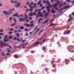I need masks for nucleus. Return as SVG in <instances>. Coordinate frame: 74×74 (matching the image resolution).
Returning a JSON list of instances; mask_svg holds the SVG:
<instances>
[{
    "label": "nucleus",
    "instance_id": "nucleus-38",
    "mask_svg": "<svg viewBox=\"0 0 74 74\" xmlns=\"http://www.w3.org/2000/svg\"><path fill=\"white\" fill-rule=\"evenodd\" d=\"M47 11L48 12H49L50 11V10L49 9V8H47Z\"/></svg>",
    "mask_w": 74,
    "mask_h": 74
},
{
    "label": "nucleus",
    "instance_id": "nucleus-31",
    "mask_svg": "<svg viewBox=\"0 0 74 74\" xmlns=\"http://www.w3.org/2000/svg\"><path fill=\"white\" fill-rule=\"evenodd\" d=\"M14 20L15 22H17V21H16V19H15V18H14Z\"/></svg>",
    "mask_w": 74,
    "mask_h": 74
},
{
    "label": "nucleus",
    "instance_id": "nucleus-52",
    "mask_svg": "<svg viewBox=\"0 0 74 74\" xmlns=\"http://www.w3.org/2000/svg\"><path fill=\"white\" fill-rule=\"evenodd\" d=\"M37 11H38V10H37V9H36V10L35 11V12H37Z\"/></svg>",
    "mask_w": 74,
    "mask_h": 74
},
{
    "label": "nucleus",
    "instance_id": "nucleus-42",
    "mask_svg": "<svg viewBox=\"0 0 74 74\" xmlns=\"http://www.w3.org/2000/svg\"><path fill=\"white\" fill-rule=\"evenodd\" d=\"M48 69H47V68H45V71H48Z\"/></svg>",
    "mask_w": 74,
    "mask_h": 74
},
{
    "label": "nucleus",
    "instance_id": "nucleus-4",
    "mask_svg": "<svg viewBox=\"0 0 74 74\" xmlns=\"http://www.w3.org/2000/svg\"><path fill=\"white\" fill-rule=\"evenodd\" d=\"M69 7V6H64V8H62L61 9H60V12H61V10H64V8H68Z\"/></svg>",
    "mask_w": 74,
    "mask_h": 74
},
{
    "label": "nucleus",
    "instance_id": "nucleus-47",
    "mask_svg": "<svg viewBox=\"0 0 74 74\" xmlns=\"http://www.w3.org/2000/svg\"><path fill=\"white\" fill-rule=\"evenodd\" d=\"M38 26H36V27H35L34 29V30H35V29H36V28H37V27Z\"/></svg>",
    "mask_w": 74,
    "mask_h": 74
},
{
    "label": "nucleus",
    "instance_id": "nucleus-27",
    "mask_svg": "<svg viewBox=\"0 0 74 74\" xmlns=\"http://www.w3.org/2000/svg\"><path fill=\"white\" fill-rule=\"evenodd\" d=\"M56 25L55 24H54L51 23V24L50 25V26H54V25Z\"/></svg>",
    "mask_w": 74,
    "mask_h": 74
},
{
    "label": "nucleus",
    "instance_id": "nucleus-58",
    "mask_svg": "<svg viewBox=\"0 0 74 74\" xmlns=\"http://www.w3.org/2000/svg\"><path fill=\"white\" fill-rule=\"evenodd\" d=\"M31 53H34V51H31Z\"/></svg>",
    "mask_w": 74,
    "mask_h": 74
},
{
    "label": "nucleus",
    "instance_id": "nucleus-53",
    "mask_svg": "<svg viewBox=\"0 0 74 74\" xmlns=\"http://www.w3.org/2000/svg\"><path fill=\"white\" fill-rule=\"evenodd\" d=\"M16 36H17V37H18L19 36V34H16Z\"/></svg>",
    "mask_w": 74,
    "mask_h": 74
},
{
    "label": "nucleus",
    "instance_id": "nucleus-13",
    "mask_svg": "<svg viewBox=\"0 0 74 74\" xmlns=\"http://www.w3.org/2000/svg\"><path fill=\"white\" fill-rule=\"evenodd\" d=\"M48 21H49V19H47V20L45 21L44 22L42 23L44 24V23H47V22H48Z\"/></svg>",
    "mask_w": 74,
    "mask_h": 74
},
{
    "label": "nucleus",
    "instance_id": "nucleus-41",
    "mask_svg": "<svg viewBox=\"0 0 74 74\" xmlns=\"http://www.w3.org/2000/svg\"><path fill=\"white\" fill-rule=\"evenodd\" d=\"M28 43H29L28 42H27L24 45H27V44H28Z\"/></svg>",
    "mask_w": 74,
    "mask_h": 74
},
{
    "label": "nucleus",
    "instance_id": "nucleus-5",
    "mask_svg": "<svg viewBox=\"0 0 74 74\" xmlns=\"http://www.w3.org/2000/svg\"><path fill=\"white\" fill-rule=\"evenodd\" d=\"M34 6H32L31 5H29V7H30L31 8H36V3L34 4Z\"/></svg>",
    "mask_w": 74,
    "mask_h": 74
},
{
    "label": "nucleus",
    "instance_id": "nucleus-25",
    "mask_svg": "<svg viewBox=\"0 0 74 74\" xmlns=\"http://www.w3.org/2000/svg\"><path fill=\"white\" fill-rule=\"evenodd\" d=\"M29 11H30V12H32V11H33V9L31 8V9H30L29 10Z\"/></svg>",
    "mask_w": 74,
    "mask_h": 74
},
{
    "label": "nucleus",
    "instance_id": "nucleus-26",
    "mask_svg": "<svg viewBox=\"0 0 74 74\" xmlns=\"http://www.w3.org/2000/svg\"><path fill=\"white\" fill-rule=\"evenodd\" d=\"M65 62H70L69 60L68 59H65Z\"/></svg>",
    "mask_w": 74,
    "mask_h": 74
},
{
    "label": "nucleus",
    "instance_id": "nucleus-35",
    "mask_svg": "<svg viewBox=\"0 0 74 74\" xmlns=\"http://www.w3.org/2000/svg\"><path fill=\"white\" fill-rule=\"evenodd\" d=\"M16 25V23H14V24H12V25H11V26H14V25Z\"/></svg>",
    "mask_w": 74,
    "mask_h": 74
},
{
    "label": "nucleus",
    "instance_id": "nucleus-48",
    "mask_svg": "<svg viewBox=\"0 0 74 74\" xmlns=\"http://www.w3.org/2000/svg\"><path fill=\"white\" fill-rule=\"evenodd\" d=\"M19 27V26H17L16 27H15L16 29H18V27Z\"/></svg>",
    "mask_w": 74,
    "mask_h": 74
},
{
    "label": "nucleus",
    "instance_id": "nucleus-14",
    "mask_svg": "<svg viewBox=\"0 0 74 74\" xmlns=\"http://www.w3.org/2000/svg\"><path fill=\"white\" fill-rule=\"evenodd\" d=\"M14 57L15 58L17 59V58H18V56L17 55H15L14 56Z\"/></svg>",
    "mask_w": 74,
    "mask_h": 74
},
{
    "label": "nucleus",
    "instance_id": "nucleus-33",
    "mask_svg": "<svg viewBox=\"0 0 74 74\" xmlns=\"http://www.w3.org/2000/svg\"><path fill=\"white\" fill-rule=\"evenodd\" d=\"M12 38V36H9V39H11V38Z\"/></svg>",
    "mask_w": 74,
    "mask_h": 74
},
{
    "label": "nucleus",
    "instance_id": "nucleus-11",
    "mask_svg": "<svg viewBox=\"0 0 74 74\" xmlns=\"http://www.w3.org/2000/svg\"><path fill=\"white\" fill-rule=\"evenodd\" d=\"M70 33V31H68L67 32H64V34H67Z\"/></svg>",
    "mask_w": 74,
    "mask_h": 74
},
{
    "label": "nucleus",
    "instance_id": "nucleus-3",
    "mask_svg": "<svg viewBox=\"0 0 74 74\" xmlns=\"http://www.w3.org/2000/svg\"><path fill=\"white\" fill-rule=\"evenodd\" d=\"M40 43V42H37L35 43H34L32 45V47H34L35 46H37V45H38V44Z\"/></svg>",
    "mask_w": 74,
    "mask_h": 74
},
{
    "label": "nucleus",
    "instance_id": "nucleus-19",
    "mask_svg": "<svg viewBox=\"0 0 74 74\" xmlns=\"http://www.w3.org/2000/svg\"><path fill=\"white\" fill-rule=\"evenodd\" d=\"M20 5V3H18V5H15V7H18Z\"/></svg>",
    "mask_w": 74,
    "mask_h": 74
},
{
    "label": "nucleus",
    "instance_id": "nucleus-1",
    "mask_svg": "<svg viewBox=\"0 0 74 74\" xmlns=\"http://www.w3.org/2000/svg\"><path fill=\"white\" fill-rule=\"evenodd\" d=\"M0 45H1V47H3V46H5L6 45L7 47H8L10 49H11V47L9 46L8 44L6 43L4 45V42H2L1 40H0Z\"/></svg>",
    "mask_w": 74,
    "mask_h": 74
},
{
    "label": "nucleus",
    "instance_id": "nucleus-61",
    "mask_svg": "<svg viewBox=\"0 0 74 74\" xmlns=\"http://www.w3.org/2000/svg\"><path fill=\"white\" fill-rule=\"evenodd\" d=\"M20 16L21 17H23V15L21 14L20 15Z\"/></svg>",
    "mask_w": 74,
    "mask_h": 74
},
{
    "label": "nucleus",
    "instance_id": "nucleus-12",
    "mask_svg": "<svg viewBox=\"0 0 74 74\" xmlns=\"http://www.w3.org/2000/svg\"><path fill=\"white\" fill-rule=\"evenodd\" d=\"M13 16H16L17 17H18V18H19V16L18 15V14H16L14 15Z\"/></svg>",
    "mask_w": 74,
    "mask_h": 74
},
{
    "label": "nucleus",
    "instance_id": "nucleus-15",
    "mask_svg": "<svg viewBox=\"0 0 74 74\" xmlns=\"http://www.w3.org/2000/svg\"><path fill=\"white\" fill-rule=\"evenodd\" d=\"M47 15H49V13H48L47 12L46 14H45V17H46V16H47Z\"/></svg>",
    "mask_w": 74,
    "mask_h": 74
},
{
    "label": "nucleus",
    "instance_id": "nucleus-62",
    "mask_svg": "<svg viewBox=\"0 0 74 74\" xmlns=\"http://www.w3.org/2000/svg\"><path fill=\"white\" fill-rule=\"evenodd\" d=\"M32 4H33V2H32L31 3V5H32Z\"/></svg>",
    "mask_w": 74,
    "mask_h": 74
},
{
    "label": "nucleus",
    "instance_id": "nucleus-30",
    "mask_svg": "<svg viewBox=\"0 0 74 74\" xmlns=\"http://www.w3.org/2000/svg\"><path fill=\"white\" fill-rule=\"evenodd\" d=\"M56 69H55L54 70H52V71L53 72H56Z\"/></svg>",
    "mask_w": 74,
    "mask_h": 74
},
{
    "label": "nucleus",
    "instance_id": "nucleus-49",
    "mask_svg": "<svg viewBox=\"0 0 74 74\" xmlns=\"http://www.w3.org/2000/svg\"><path fill=\"white\" fill-rule=\"evenodd\" d=\"M29 9H28L27 10H26V12H28V11H29Z\"/></svg>",
    "mask_w": 74,
    "mask_h": 74
},
{
    "label": "nucleus",
    "instance_id": "nucleus-24",
    "mask_svg": "<svg viewBox=\"0 0 74 74\" xmlns=\"http://www.w3.org/2000/svg\"><path fill=\"white\" fill-rule=\"evenodd\" d=\"M48 40V39H45L43 40V42H45V41H47Z\"/></svg>",
    "mask_w": 74,
    "mask_h": 74
},
{
    "label": "nucleus",
    "instance_id": "nucleus-43",
    "mask_svg": "<svg viewBox=\"0 0 74 74\" xmlns=\"http://www.w3.org/2000/svg\"><path fill=\"white\" fill-rule=\"evenodd\" d=\"M17 32H18V31L16 30L14 31V33H17Z\"/></svg>",
    "mask_w": 74,
    "mask_h": 74
},
{
    "label": "nucleus",
    "instance_id": "nucleus-10",
    "mask_svg": "<svg viewBox=\"0 0 74 74\" xmlns=\"http://www.w3.org/2000/svg\"><path fill=\"white\" fill-rule=\"evenodd\" d=\"M51 64H52V66L53 67H56V66H56V64H53V61L52 62Z\"/></svg>",
    "mask_w": 74,
    "mask_h": 74
},
{
    "label": "nucleus",
    "instance_id": "nucleus-51",
    "mask_svg": "<svg viewBox=\"0 0 74 74\" xmlns=\"http://www.w3.org/2000/svg\"><path fill=\"white\" fill-rule=\"evenodd\" d=\"M4 34L3 33H0V35L1 36V35H3Z\"/></svg>",
    "mask_w": 74,
    "mask_h": 74
},
{
    "label": "nucleus",
    "instance_id": "nucleus-22",
    "mask_svg": "<svg viewBox=\"0 0 74 74\" xmlns=\"http://www.w3.org/2000/svg\"><path fill=\"white\" fill-rule=\"evenodd\" d=\"M52 12L53 13H55V12H56V11L53 10V9H52Z\"/></svg>",
    "mask_w": 74,
    "mask_h": 74
},
{
    "label": "nucleus",
    "instance_id": "nucleus-32",
    "mask_svg": "<svg viewBox=\"0 0 74 74\" xmlns=\"http://www.w3.org/2000/svg\"><path fill=\"white\" fill-rule=\"evenodd\" d=\"M42 31H43V30H42L40 31V32H39V34H40L41 33V32H42Z\"/></svg>",
    "mask_w": 74,
    "mask_h": 74
},
{
    "label": "nucleus",
    "instance_id": "nucleus-54",
    "mask_svg": "<svg viewBox=\"0 0 74 74\" xmlns=\"http://www.w3.org/2000/svg\"><path fill=\"white\" fill-rule=\"evenodd\" d=\"M14 30V29L13 28L10 29V30H11V31H12Z\"/></svg>",
    "mask_w": 74,
    "mask_h": 74
},
{
    "label": "nucleus",
    "instance_id": "nucleus-64",
    "mask_svg": "<svg viewBox=\"0 0 74 74\" xmlns=\"http://www.w3.org/2000/svg\"><path fill=\"white\" fill-rule=\"evenodd\" d=\"M44 8H45L44 7H43L41 9L42 10H43V9H44Z\"/></svg>",
    "mask_w": 74,
    "mask_h": 74
},
{
    "label": "nucleus",
    "instance_id": "nucleus-36",
    "mask_svg": "<svg viewBox=\"0 0 74 74\" xmlns=\"http://www.w3.org/2000/svg\"><path fill=\"white\" fill-rule=\"evenodd\" d=\"M12 19V17H10V18H9V20L10 21H11Z\"/></svg>",
    "mask_w": 74,
    "mask_h": 74
},
{
    "label": "nucleus",
    "instance_id": "nucleus-20",
    "mask_svg": "<svg viewBox=\"0 0 74 74\" xmlns=\"http://www.w3.org/2000/svg\"><path fill=\"white\" fill-rule=\"evenodd\" d=\"M22 40V38H21V40H20L19 39H17V41H21Z\"/></svg>",
    "mask_w": 74,
    "mask_h": 74
},
{
    "label": "nucleus",
    "instance_id": "nucleus-37",
    "mask_svg": "<svg viewBox=\"0 0 74 74\" xmlns=\"http://www.w3.org/2000/svg\"><path fill=\"white\" fill-rule=\"evenodd\" d=\"M3 32V29H0V32Z\"/></svg>",
    "mask_w": 74,
    "mask_h": 74
},
{
    "label": "nucleus",
    "instance_id": "nucleus-63",
    "mask_svg": "<svg viewBox=\"0 0 74 74\" xmlns=\"http://www.w3.org/2000/svg\"><path fill=\"white\" fill-rule=\"evenodd\" d=\"M29 16H33V14H29Z\"/></svg>",
    "mask_w": 74,
    "mask_h": 74
},
{
    "label": "nucleus",
    "instance_id": "nucleus-16",
    "mask_svg": "<svg viewBox=\"0 0 74 74\" xmlns=\"http://www.w3.org/2000/svg\"><path fill=\"white\" fill-rule=\"evenodd\" d=\"M3 41L4 42H7V41H8V39H7L6 40V39H5H5L3 40Z\"/></svg>",
    "mask_w": 74,
    "mask_h": 74
},
{
    "label": "nucleus",
    "instance_id": "nucleus-45",
    "mask_svg": "<svg viewBox=\"0 0 74 74\" xmlns=\"http://www.w3.org/2000/svg\"><path fill=\"white\" fill-rule=\"evenodd\" d=\"M54 30H55V31H57V30H58V29H53Z\"/></svg>",
    "mask_w": 74,
    "mask_h": 74
},
{
    "label": "nucleus",
    "instance_id": "nucleus-8",
    "mask_svg": "<svg viewBox=\"0 0 74 74\" xmlns=\"http://www.w3.org/2000/svg\"><path fill=\"white\" fill-rule=\"evenodd\" d=\"M25 18H20L19 21L20 22H21V21H24L25 20Z\"/></svg>",
    "mask_w": 74,
    "mask_h": 74
},
{
    "label": "nucleus",
    "instance_id": "nucleus-6",
    "mask_svg": "<svg viewBox=\"0 0 74 74\" xmlns=\"http://www.w3.org/2000/svg\"><path fill=\"white\" fill-rule=\"evenodd\" d=\"M43 3H44V4H45V3H46L48 5H49V4H50V2H49L48 1L45 2V1H43Z\"/></svg>",
    "mask_w": 74,
    "mask_h": 74
},
{
    "label": "nucleus",
    "instance_id": "nucleus-46",
    "mask_svg": "<svg viewBox=\"0 0 74 74\" xmlns=\"http://www.w3.org/2000/svg\"><path fill=\"white\" fill-rule=\"evenodd\" d=\"M40 3H41V1H39V2H38V4H40Z\"/></svg>",
    "mask_w": 74,
    "mask_h": 74
},
{
    "label": "nucleus",
    "instance_id": "nucleus-40",
    "mask_svg": "<svg viewBox=\"0 0 74 74\" xmlns=\"http://www.w3.org/2000/svg\"><path fill=\"white\" fill-rule=\"evenodd\" d=\"M26 40H22L21 41H22V42H25V41Z\"/></svg>",
    "mask_w": 74,
    "mask_h": 74
},
{
    "label": "nucleus",
    "instance_id": "nucleus-28",
    "mask_svg": "<svg viewBox=\"0 0 74 74\" xmlns=\"http://www.w3.org/2000/svg\"><path fill=\"white\" fill-rule=\"evenodd\" d=\"M46 49V48H45V47H42V50L43 51H44V50H45V49Z\"/></svg>",
    "mask_w": 74,
    "mask_h": 74
},
{
    "label": "nucleus",
    "instance_id": "nucleus-55",
    "mask_svg": "<svg viewBox=\"0 0 74 74\" xmlns=\"http://www.w3.org/2000/svg\"><path fill=\"white\" fill-rule=\"evenodd\" d=\"M55 10H58V8L56 7V9H55Z\"/></svg>",
    "mask_w": 74,
    "mask_h": 74
},
{
    "label": "nucleus",
    "instance_id": "nucleus-21",
    "mask_svg": "<svg viewBox=\"0 0 74 74\" xmlns=\"http://www.w3.org/2000/svg\"><path fill=\"white\" fill-rule=\"evenodd\" d=\"M20 29H24V27L23 26H21L20 27Z\"/></svg>",
    "mask_w": 74,
    "mask_h": 74
},
{
    "label": "nucleus",
    "instance_id": "nucleus-29",
    "mask_svg": "<svg viewBox=\"0 0 74 74\" xmlns=\"http://www.w3.org/2000/svg\"><path fill=\"white\" fill-rule=\"evenodd\" d=\"M41 20H42V18L40 19L38 21V23H40V21H41Z\"/></svg>",
    "mask_w": 74,
    "mask_h": 74
},
{
    "label": "nucleus",
    "instance_id": "nucleus-9",
    "mask_svg": "<svg viewBox=\"0 0 74 74\" xmlns=\"http://www.w3.org/2000/svg\"><path fill=\"white\" fill-rule=\"evenodd\" d=\"M69 17H70V18L68 20V22H70V20L72 19L71 18V14L69 15Z\"/></svg>",
    "mask_w": 74,
    "mask_h": 74
},
{
    "label": "nucleus",
    "instance_id": "nucleus-39",
    "mask_svg": "<svg viewBox=\"0 0 74 74\" xmlns=\"http://www.w3.org/2000/svg\"><path fill=\"white\" fill-rule=\"evenodd\" d=\"M1 53H2V56H5V55H4V53L3 52Z\"/></svg>",
    "mask_w": 74,
    "mask_h": 74
},
{
    "label": "nucleus",
    "instance_id": "nucleus-17",
    "mask_svg": "<svg viewBox=\"0 0 74 74\" xmlns=\"http://www.w3.org/2000/svg\"><path fill=\"white\" fill-rule=\"evenodd\" d=\"M11 3H16V4H17V3H18V2L16 1L13 2V0L11 1Z\"/></svg>",
    "mask_w": 74,
    "mask_h": 74
},
{
    "label": "nucleus",
    "instance_id": "nucleus-60",
    "mask_svg": "<svg viewBox=\"0 0 74 74\" xmlns=\"http://www.w3.org/2000/svg\"><path fill=\"white\" fill-rule=\"evenodd\" d=\"M40 29H38L36 31V32H38L39 30H40Z\"/></svg>",
    "mask_w": 74,
    "mask_h": 74
},
{
    "label": "nucleus",
    "instance_id": "nucleus-57",
    "mask_svg": "<svg viewBox=\"0 0 74 74\" xmlns=\"http://www.w3.org/2000/svg\"><path fill=\"white\" fill-rule=\"evenodd\" d=\"M40 16H42V14H40L39 15Z\"/></svg>",
    "mask_w": 74,
    "mask_h": 74
},
{
    "label": "nucleus",
    "instance_id": "nucleus-50",
    "mask_svg": "<svg viewBox=\"0 0 74 74\" xmlns=\"http://www.w3.org/2000/svg\"><path fill=\"white\" fill-rule=\"evenodd\" d=\"M25 32H26L27 31V29H25Z\"/></svg>",
    "mask_w": 74,
    "mask_h": 74
},
{
    "label": "nucleus",
    "instance_id": "nucleus-59",
    "mask_svg": "<svg viewBox=\"0 0 74 74\" xmlns=\"http://www.w3.org/2000/svg\"><path fill=\"white\" fill-rule=\"evenodd\" d=\"M41 14V12H39L38 13V15H40Z\"/></svg>",
    "mask_w": 74,
    "mask_h": 74
},
{
    "label": "nucleus",
    "instance_id": "nucleus-44",
    "mask_svg": "<svg viewBox=\"0 0 74 74\" xmlns=\"http://www.w3.org/2000/svg\"><path fill=\"white\" fill-rule=\"evenodd\" d=\"M7 36H8L7 35H6L5 36V39H6V38H7Z\"/></svg>",
    "mask_w": 74,
    "mask_h": 74
},
{
    "label": "nucleus",
    "instance_id": "nucleus-34",
    "mask_svg": "<svg viewBox=\"0 0 74 74\" xmlns=\"http://www.w3.org/2000/svg\"><path fill=\"white\" fill-rule=\"evenodd\" d=\"M53 21H54V19H53V20H52L51 21H50V23H51L52 22H53Z\"/></svg>",
    "mask_w": 74,
    "mask_h": 74
},
{
    "label": "nucleus",
    "instance_id": "nucleus-2",
    "mask_svg": "<svg viewBox=\"0 0 74 74\" xmlns=\"http://www.w3.org/2000/svg\"><path fill=\"white\" fill-rule=\"evenodd\" d=\"M3 14H5V15H10L12 13V12L10 11L6 12L5 11H4L3 12Z\"/></svg>",
    "mask_w": 74,
    "mask_h": 74
},
{
    "label": "nucleus",
    "instance_id": "nucleus-18",
    "mask_svg": "<svg viewBox=\"0 0 74 74\" xmlns=\"http://www.w3.org/2000/svg\"><path fill=\"white\" fill-rule=\"evenodd\" d=\"M49 5V6H47L46 7V8H49V7H52V6L51 5H50V4L49 5Z\"/></svg>",
    "mask_w": 74,
    "mask_h": 74
},
{
    "label": "nucleus",
    "instance_id": "nucleus-7",
    "mask_svg": "<svg viewBox=\"0 0 74 74\" xmlns=\"http://www.w3.org/2000/svg\"><path fill=\"white\" fill-rule=\"evenodd\" d=\"M34 25L33 24H31L30 25L29 24H27L26 25L27 27H32V26H33Z\"/></svg>",
    "mask_w": 74,
    "mask_h": 74
},
{
    "label": "nucleus",
    "instance_id": "nucleus-56",
    "mask_svg": "<svg viewBox=\"0 0 74 74\" xmlns=\"http://www.w3.org/2000/svg\"><path fill=\"white\" fill-rule=\"evenodd\" d=\"M12 32H10L9 33V34H12Z\"/></svg>",
    "mask_w": 74,
    "mask_h": 74
},
{
    "label": "nucleus",
    "instance_id": "nucleus-23",
    "mask_svg": "<svg viewBox=\"0 0 74 74\" xmlns=\"http://www.w3.org/2000/svg\"><path fill=\"white\" fill-rule=\"evenodd\" d=\"M58 5V4H57L56 3L54 5L53 7H56V6Z\"/></svg>",
    "mask_w": 74,
    "mask_h": 74
}]
</instances>
